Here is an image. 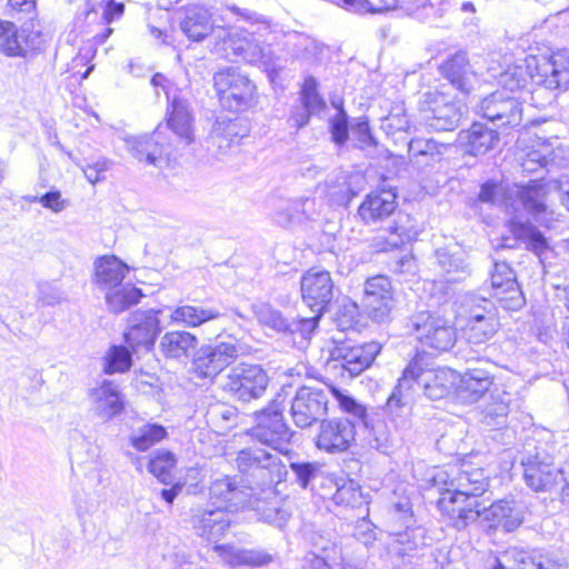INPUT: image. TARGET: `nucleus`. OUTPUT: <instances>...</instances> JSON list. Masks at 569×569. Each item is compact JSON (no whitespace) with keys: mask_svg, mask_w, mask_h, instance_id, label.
Segmentation results:
<instances>
[{"mask_svg":"<svg viewBox=\"0 0 569 569\" xmlns=\"http://www.w3.org/2000/svg\"><path fill=\"white\" fill-rule=\"evenodd\" d=\"M451 388L448 372L425 369L420 359L413 358L402 371L383 408L368 409L355 398L338 395L342 408L370 429L371 445L386 452L411 429L412 407L419 391L430 400H440L449 395Z\"/></svg>","mask_w":569,"mask_h":569,"instance_id":"1","label":"nucleus"},{"mask_svg":"<svg viewBox=\"0 0 569 569\" xmlns=\"http://www.w3.org/2000/svg\"><path fill=\"white\" fill-rule=\"evenodd\" d=\"M433 481L445 486L440 489L437 508L457 530L466 529L479 517L501 526L507 532L515 531L523 522L525 512L515 500H498L489 507L479 500L489 488V477L482 468L462 462L460 467L438 470Z\"/></svg>","mask_w":569,"mask_h":569,"instance_id":"2","label":"nucleus"},{"mask_svg":"<svg viewBox=\"0 0 569 569\" xmlns=\"http://www.w3.org/2000/svg\"><path fill=\"white\" fill-rule=\"evenodd\" d=\"M397 194L392 190L373 191L365 198L358 208V216L365 224L386 221L393 216L388 226L371 240L376 252H387L411 241L417 236L411 217L397 210Z\"/></svg>","mask_w":569,"mask_h":569,"instance_id":"3","label":"nucleus"},{"mask_svg":"<svg viewBox=\"0 0 569 569\" xmlns=\"http://www.w3.org/2000/svg\"><path fill=\"white\" fill-rule=\"evenodd\" d=\"M234 463L242 481L252 491L276 487L286 481L289 473L278 456L256 446L239 450Z\"/></svg>","mask_w":569,"mask_h":569,"instance_id":"4","label":"nucleus"},{"mask_svg":"<svg viewBox=\"0 0 569 569\" xmlns=\"http://www.w3.org/2000/svg\"><path fill=\"white\" fill-rule=\"evenodd\" d=\"M330 391L335 399L338 401L340 409L347 413L349 418H332L321 420L319 431L316 437L317 448L329 453L345 452L355 441L356 427L363 426L367 431V441L369 446L378 450L370 442V429L365 425V422L360 421V419L356 418L353 415L342 408L338 393H341L342 397H352L345 393L337 387H330Z\"/></svg>","mask_w":569,"mask_h":569,"instance_id":"5","label":"nucleus"},{"mask_svg":"<svg viewBox=\"0 0 569 569\" xmlns=\"http://www.w3.org/2000/svg\"><path fill=\"white\" fill-rule=\"evenodd\" d=\"M418 121L429 131H453L463 116L461 103L440 91L423 92L418 100Z\"/></svg>","mask_w":569,"mask_h":569,"instance_id":"6","label":"nucleus"},{"mask_svg":"<svg viewBox=\"0 0 569 569\" xmlns=\"http://www.w3.org/2000/svg\"><path fill=\"white\" fill-rule=\"evenodd\" d=\"M254 425L248 429L247 435L281 453L288 452L293 431L287 425L283 417V407L277 400H272L267 407L253 415Z\"/></svg>","mask_w":569,"mask_h":569,"instance_id":"7","label":"nucleus"},{"mask_svg":"<svg viewBox=\"0 0 569 569\" xmlns=\"http://www.w3.org/2000/svg\"><path fill=\"white\" fill-rule=\"evenodd\" d=\"M213 84L221 107L230 112L246 111L256 103V86L237 68L216 72Z\"/></svg>","mask_w":569,"mask_h":569,"instance_id":"8","label":"nucleus"},{"mask_svg":"<svg viewBox=\"0 0 569 569\" xmlns=\"http://www.w3.org/2000/svg\"><path fill=\"white\" fill-rule=\"evenodd\" d=\"M269 385V376L259 365L239 363L230 369L222 382V390L231 398L250 402L260 399Z\"/></svg>","mask_w":569,"mask_h":569,"instance_id":"9","label":"nucleus"},{"mask_svg":"<svg viewBox=\"0 0 569 569\" xmlns=\"http://www.w3.org/2000/svg\"><path fill=\"white\" fill-rule=\"evenodd\" d=\"M408 328L422 346L437 351L450 350L457 340L456 329L449 321L430 311H421L411 316Z\"/></svg>","mask_w":569,"mask_h":569,"instance_id":"10","label":"nucleus"},{"mask_svg":"<svg viewBox=\"0 0 569 569\" xmlns=\"http://www.w3.org/2000/svg\"><path fill=\"white\" fill-rule=\"evenodd\" d=\"M380 349V345L375 341L363 345L342 341L330 350L327 367L340 370L342 378H353L362 373L373 362Z\"/></svg>","mask_w":569,"mask_h":569,"instance_id":"11","label":"nucleus"},{"mask_svg":"<svg viewBox=\"0 0 569 569\" xmlns=\"http://www.w3.org/2000/svg\"><path fill=\"white\" fill-rule=\"evenodd\" d=\"M330 387L333 386L326 385V388L302 386L297 389L290 406V416L296 427L305 429L323 420L328 413Z\"/></svg>","mask_w":569,"mask_h":569,"instance_id":"12","label":"nucleus"},{"mask_svg":"<svg viewBox=\"0 0 569 569\" xmlns=\"http://www.w3.org/2000/svg\"><path fill=\"white\" fill-rule=\"evenodd\" d=\"M521 465L525 481L535 491H548L559 479H562V475L553 466L551 457L535 443H526Z\"/></svg>","mask_w":569,"mask_h":569,"instance_id":"13","label":"nucleus"},{"mask_svg":"<svg viewBox=\"0 0 569 569\" xmlns=\"http://www.w3.org/2000/svg\"><path fill=\"white\" fill-rule=\"evenodd\" d=\"M523 97L508 91H495L485 97L478 112L498 128H517L522 123Z\"/></svg>","mask_w":569,"mask_h":569,"instance_id":"14","label":"nucleus"},{"mask_svg":"<svg viewBox=\"0 0 569 569\" xmlns=\"http://www.w3.org/2000/svg\"><path fill=\"white\" fill-rule=\"evenodd\" d=\"M239 356V346L229 337L226 341L201 346L193 355L192 369L199 378H214Z\"/></svg>","mask_w":569,"mask_h":569,"instance_id":"15","label":"nucleus"},{"mask_svg":"<svg viewBox=\"0 0 569 569\" xmlns=\"http://www.w3.org/2000/svg\"><path fill=\"white\" fill-rule=\"evenodd\" d=\"M160 310H137L128 318L127 330L123 333L124 341L133 352L139 350L150 351L161 331Z\"/></svg>","mask_w":569,"mask_h":569,"instance_id":"16","label":"nucleus"},{"mask_svg":"<svg viewBox=\"0 0 569 569\" xmlns=\"http://www.w3.org/2000/svg\"><path fill=\"white\" fill-rule=\"evenodd\" d=\"M303 302L312 312L323 313L335 297V284L330 272L311 268L300 280Z\"/></svg>","mask_w":569,"mask_h":569,"instance_id":"17","label":"nucleus"},{"mask_svg":"<svg viewBox=\"0 0 569 569\" xmlns=\"http://www.w3.org/2000/svg\"><path fill=\"white\" fill-rule=\"evenodd\" d=\"M252 491L247 508L256 512L259 520L278 529H283L291 518L287 502L276 492L274 487H264Z\"/></svg>","mask_w":569,"mask_h":569,"instance_id":"18","label":"nucleus"},{"mask_svg":"<svg viewBox=\"0 0 569 569\" xmlns=\"http://www.w3.org/2000/svg\"><path fill=\"white\" fill-rule=\"evenodd\" d=\"M493 566L498 569H566L565 563L550 553L518 547H511L500 557H493Z\"/></svg>","mask_w":569,"mask_h":569,"instance_id":"19","label":"nucleus"},{"mask_svg":"<svg viewBox=\"0 0 569 569\" xmlns=\"http://www.w3.org/2000/svg\"><path fill=\"white\" fill-rule=\"evenodd\" d=\"M491 287L500 308L517 311L525 306L526 300L517 282L516 273L507 262H495L491 272Z\"/></svg>","mask_w":569,"mask_h":569,"instance_id":"20","label":"nucleus"},{"mask_svg":"<svg viewBox=\"0 0 569 569\" xmlns=\"http://www.w3.org/2000/svg\"><path fill=\"white\" fill-rule=\"evenodd\" d=\"M251 496L252 490L231 476L217 478L209 486V503L227 512L246 508Z\"/></svg>","mask_w":569,"mask_h":569,"instance_id":"21","label":"nucleus"},{"mask_svg":"<svg viewBox=\"0 0 569 569\" xmlns=\"http://www.w3.org/2000/svg\"><path fill=\"white\" fill-rule=\"evenodd\" d=\"M362 303L372 320L385 322L393 308L392 287L388 277L376 276L365 283Z\"/></svg>","mask_w":569,"mask_h":569,"instance_id":"22","label":"nucleus"},{"mask_svg":"<svg viewBox=\"0 0 569 569\" xmlns=\"http://www.w3.org/2000/svg\"><path fill=\"white\" fill-rule=\"evenodd\" d=\"M497 389L495 376L488 368L472 367L460 375L456 392L460 401L471 405Z\"/></svg>","mask_w":569,"mask_h":569,"instance_id":"23","label":"nucleus"},{"mask_svg":"<svg viewBox=\"0 0 569 569\" xmlns=\"http://www.w3.org/2000/svg\"><path fill=\"white\" fill-rule=\"evenodd\" d=\"M191 526L196 533L207 540L221 537L230 525L227 511L208 503L191 510Z\"/></svg>","mask_w":569,"mask_h":569,"instance_id":"24","label":"nucleus"},{"mask_svg":"<svg viewBox=\"0 0 569 569\" xmlns=\"http://www.w3.org/2000/svg\"><path fill=\"white\" fill-rule=\"evenodd\" d=\"M91 410L100 419L108 421L123 410V401L118 385L104 379L89 391Z\"/></svg>","mask_w":569,"mask_h":569,"instance_id":"25","label":"nucleus"},{"mask_svg":"<svg viewBox=\"0 0 569 569\" xmlns=\"http://www.w3.org/2000/svg\"><path fill=\"white\" fill-rule=\"evenodd\" d=\"M440 276L448 283L466 280L471 274L467 254L460 247L440 248L436 252Z\"/></svg>","mask_w":569,"mask_h":569,"instance_id":"26","label":"nucleus"},{"mask_svg":"<svg viewBox=\"0 0 569 569\" xmlns=\"http://www.w3.org/2000/svg\"><path fill=\"white\" fill-rule=\"evenodd\" d=\"M92 283L102 292L123 283L129 267L116 256H102L96 259Z\"/></svg>","mask_w":569,"mask_h":569,"instance_id":"27","label":"nucleus"},{"mask_svg":"<svg viewBox=\"0 0 569 569\" xmlns=\"http://www.w3.org/2000/svg\"><path fill=\"white\" fill-rule=\"evenodd\" d=\"M342 560L341 548L330 539L317 535L311 540V550L305 557L308 569H333Z\"/></svg>","mask_w":569,"mask_h":569,"instance_id":"28","label":"nucleus"},{"mask_svg":"<svg viewBox=\"0 0 569 569\" xmlns=\"http://www.w3.org/2000/svg\"><path fill=\"white\" fill-rule=\"evenodd\" d=\"M498 141V132L480 122H473L468 130H461L458 134L460 146L472 156L485 154L493 149Z\"/></svg>","mask_w":569,"mask_h":569,"instance_id":"29","label":"nucleus"},{"mask_svg":"<svg viewBox=\"0 0 569 569\" xmlns=\"http://www.w3.org/2000/svg\"><path fill=\"white\" fill-rule=\"evenodd\" d=\"M456 305L458 315L465 322L480 321L488 316L499 317L496 303L477 292L468 291L460 295Z\"/></svg>","mask_w":569,"mask_h":569,"instance_id":"30","label":"nucleus"},{"mask_svg":"<svg viewBox=\"0 0 569 569\" xmlns=\"http://www.w3.org/2000/svg\"><path fill=\"white\" fill-rule=\"evenodd\" d=\"M214 550L231 568L240 566L261 567L272 562L273 557L262 549H243L231 545H218Z\"/></svg>","mask_w":569,"mask_h":569,"instance_id":"31","label":"nucleus"},{"mask_svg":"<svg viewBox=\"0 0 569 569\" xmlns=\"http://www.w3.org/2000/svg\"><path fill=\"white\" fill-rule=\"evenodd\" d=\"M439 69L441 74L461 92H469L472 89L475 73L470 69L466 52L459 51L450 56Z\"/></svg>","mask_w":569,"mask_h":569,"instance_id":"32","label":"nucleus"},{"mask_svg":"<svg viewBox=\"0 0 569 569\" xmlns=\"http://www.w3.org/2000/svg\"><path fill=\"white\" fill-rule=\"evenodd\" d=\"M230 10L251 22V30H248V33L251 37H257L253 39L256 44L252 50L251 60L262 59L264 57V46L271 44L269 40V34L272 31L270 20L262 14L249 9H241L237 6H231Z\"/></svg>","mask_w":569,"mask_h":569,"instance_id":"33","label":"nucleus"},{"mask_svg":"<svg viewBox=\"0 0 569 569\" xmlns=\"http://www.w3.org/2000/svg\"><path fill=\"white\" fill-rule=\"evenodd\" d=\"M159 131L152 134L127 137L124 139L128 151L140 162L158 166L163 154V146L158 141Z\"/></svg>","mask_w":569,"mask_h":569,"instance_id":"34","label":"nucleus"},{"mask_svg":"<svg viewBox=\"0 0 569 569\" xmlns=\"http://www.w3.org/2000/svg\"><path fill=\"white\" fill-rule=\"evenodd\" d=\"M510 230L513 234V243H509V239H503L502 247L512 248L516 242L521 241L528 250L532 251L540 259L549 251L550 248L547 239L533 224L512 221Z\"/></svg>","mask_w":569,"mask_h":569,"instance_id":"35","label":"nucleus"},{"mask_svg":"<svg viewBox=\"0 0 569 569\" xmlns=\"http://www.w3.org/2000/svg\"><path fill=\"white\" fill-rule=\"evenodd\" d=\"M168 126L187 144L193 141L192 116L187 100L173 96L168 108Z\"/></svg>","mask_w":569,"mask_h":569,"instance_id":"36","label":"nucleus"},{"mask_svg":"<svg viewBox=\"0 0 569 569\" xmlns=\"http://www.w3.org/2000/svg\"><path fill=\"white\" fill-rule=\"evenodd\" d=\"M427 546L426 531L423 528H408L395 535L389 545L390 552L405 560L413 558Z\"/></svg>","mask_w":569,"mask_h":569,"instance_id":"37","label":"nucleus"},{"mask_svg":"<svg viewBox=\"0 0 569 569\" xmlns=\"http://www.w3.org/2000/svg\"><path fill=\"white\" fill-rule=\"evenodd\" d=\"M198 338L196 335L184 331L174 330L166 332L160 340V350L166 358L186 359L190 351L196 349Z\"/></svg>","mask_w":569,"mask_h":569,"instance_id":"38","label":"nucleus"},{"mask_svg":"<svg viewBox=\"0 0 569 569\" xmlns=\"http://www.w3.org/2000/svg\"><path fill=\"white\" fill-rule=\"evenodd\" d=\"M222 313L217 308H204L192 305H180L171 309L170 320L189 328H197L201 325L219 319Z\"/></svg>","mask_w":569,"mask_h":569,"instance_id":"39","label":"nucleus"},{"mask_svg":"<svg viewBox=\"0 0 569 569\" xmlns=\"http://www.w3.org/2000/svg\"><path fill=\"white\" fill-rule=\"evenodd\" d=\"M181 31L192 41H201L212 30L211 17L207 9L194 6L184 11L180 22Z\"/></svg>","mask_w":569,"mask_h":569,"instance_id":"40","label":"nucleus"},{"mask_svg":"<svg viewBox=\"0 0 569 569\" xmlns=\"http://www.w3.org/2000/svg\"><path fill=\"white\" fill-rule=\"evenodd\" d=\"M546 196L547 184L543 178L530 180L518 190V198L523 209L533 217L546 211Z\"/></svg>","mask_w":569,"mask_h":569,"instance_id":"41","label":"nucleus"},{"mask_svg":"<svg viewBox=\"0 0 569 569\" xmlns=\"http://www.w3.org/2000/svg\"><path fill=\"white\" fill-rule=\"evenodd\" d=\"M143 297L141 289L132 283H121L104 292V300L110 312L119 315L140 302Z\"/></svg>","mask_w":569,"mask_h":569,"instance_id":"42","label":"nucleus"},{"mask_svg":"<svg viewBox=\"0 0 569 569\" xmlns=\"http://www.w3.org/2000/svg\"><path fill=\"white\" fill-rule=\"evenodd\" d=\"M512 396L503 389H497L490 395V400L481 411V421L487 426H502L509 413Z\"/></svg>","mask_w":569,"mask_h":569,"instance_id":"43","label":"nucleus"},{"mask_svg":"<svg viewBox=\"0 0 569 569\" xmlns=\"http://www.w3.org/2000/svg\"><path fill=\"white\" fill-rule=\"evenodd\" d=\"M446 149L447 144L433 139L415 138L408 143L409 159L417 164L439 162Z\"/></svg>","mask_w":569,"mask_h":569,"instance_id":"44","label":"nucleus"},{"mask_svg":"<svg viewBox=\"0 0 569 569\" xmlns=\"http://www.w3.org/2000/svg\"><path fill=\"white\" fill-rule=\"evenodd\" d=\"M500 318H487L480 321L465 322L462 332L470 346H482L489 342L500 330Z\"/></svg>","mask_w":569,"mask_h":569,"instance_id":"45","label":"nucleus"},{"mask_svg":"<svg viewBox=\"0 0 569 569\" xmlns=\"http://www.w3.org/2000/svg\"><path fill=\"white\" fill-rule=\"evenodd\" d=\"M337 482L332 500L338 506L368 511V496L363 495L359 483L352 479H341Z\"/></svg>","mask_w":569,"mask_h":569,"instance_id":"46","label":"nucleus"},{"mask_svg":"<svg viewBox=\"0 0 569 569\" xmlns=\"http://www.w3.org/2000/svg\"><path fill=\"white\" fill-rule=\"evenodd\" d=\"M540 82L548 89H567L569 84V68L563 64H558V61L552 57L551 59L543 60L542 63L537 66Z\"/></svg>","mask_w":569,"mask_h":569,"instance_id":"47","label":"nucleus"},{"mask_svg":"<svg viewBox=\"0 0 569 569\" xmlns=\"http://www.w3.org/2000/svg\"><path fill=\"white\" fill-rule=\"evenodd\" d=\"M251 311L257 321L277 332H287L289 328V318L282 312L273 308L270 303L257 301L251 305Z\"/></svg>","mask_w":569,"mask_h":569,"instance_id":"48","label":"nucleus"},{"mask_svg":"<svg viewBox=\"0 0 569 569\" xmlns=\"http://www.w3.org/2000/svg\"><path fill=\"white\" fill-rule=\"evenodd\" d=\"M132 349L121 345H112L103 357L106 375L123 373L132 367Z\"/></svg>","mask_w":569,"mask_h":569,"instance_id":"49","label":"nucleus"},{"mask_svg":"<svg viewBox=\"0 0 569 569\" xmlns=\"http://www.w3.org/2000/svg\"><path fill=\"white\" fill-rule=\"evenodd\" d=\"M168 436L166 428L159 423H147L130 437V443L138 451H146Z\"/></svg>","mask_w":569,"mask_h":569,"instance_id":"50","label":"nucleus"},{"mask_svg":"<svg viewBox=\"0 0 569 569\" xmlns=\"http://www.w3.org/2000/svg\"><path fill=\"white\" fill-rule=\"evenodd\" d=\"M36 299L44 307H54L67 301V293L57 280H40L37 282Z\"/></svg>","mask_w":569,"mask_h":569,"instance_id":"51","label":"nucleus"},{"mask_svg":"<svg viewBox=\"0 0 569 569\" xmlns=\"http://www.w3.org/2000/svg\"><path fill=\"white\" fill-rule=\"evenodd\" d=\"M500 83L502 88L498 91H508L512 96H521L523 97V102L531 93V91L527 89V77L521 67L509 69L502 73L500 77Z\"/></svg>","mask_w":569,"mask_h":569,"instance_id":"52","label":"nucleus"},{"mask_svg":"<svg viewBox=\"0 0 569 569\" xmlns=\"http://www.w3.org/2000/svg\"><path fill=\"white\" fill-rule=\"evenodd\" d=\"M176 465V459L170 451H159L150 459L148 469L157 477L162 483L169 485L171 482L170 472Z\"/></svg>","mask_w":569,"mask_h":569,"instance_id":"53","label":"nucleus"},{"mask_svg":"<svg viewBox=\"0 0 569 569\" xmlns=\"http://www.w3.org/2000/svg\"><path fill=\"white\" fill-rule=\"evenodd\" d=\"M289 468L293 477V482L303 489H307L320 472V465L318 462L305 460L290 461Z\"/></svg>","mask_w":569,"mask_h":569,"instance_id":"54","label":"nucleus"},{"mask_svg":"<svg viewBox=\"0 0 569 569\" xmlns=\"http://www.w3.org/2000/svg\"><path fill=\"white\" fill-rule=\"evenodd\" d=\"M24 29L18 30L14 26L1 42V52L8 57H26L27 37L24 36Z\"/></svg>","mask_w":569,"mask_h":569,"instance_id":"55","label":"nucleus"},{"mask_svg":"<svg viewBox=\"0 0 569 569\" xmlns=\"http://www.w3.org/2000/svg\"><path fill=\"white\" fill-rule=\"evenodd\" d=\"M329 132L336 146H343L349 139V117L343 108L329 119Z\"/></svg>","mask_w":569,"mask_h":569,"instance_id":"56","label":"nucleus"},{"mask_svg":"<svg viewBox=\"0 0 569 569\" xmlns=\"http://www.w3.org/2000/svg\"><path fill=\"white\" fill-rule=\"evenodd\" d=\"M350 129L356 136L357 148L368 152H370L371 149L377 148L378 142L371 133L369 121L366 117L357 118L356 121L351 124Z\"/></svg>","mask_w":569,"mask_h":569,"instance_id":"57","label":"nucleus"},{"mask_svg":"<svg viewBox=\"0 0 569 569\" xmlns=\"http://www.w3.org/2000/svg\"><path fill=\"white\" fill-rule=\"evenodd\" d=\"M80 169L82 170L86 179L91 183L96 184L97 182L104 179V172L110 167V161L107 159L98 160L92 164H81L76 162Z\"/></svg>","mask_w":569,"mask_h":569,"instance_id":"58","label":"nucleus"},{"mask_svg":"<svg viewBox=\"0 0 569 569\" xmlns=\"http://www.w3.org/2000/svg\"><path fill=\"white\" fill-rule=\"evenodd\" d=\"M315 316L301 319H289V328L287 332H300L302 336L310 335L318 327V322L323 313L313 312Z\"/></svg>","mask_w":569,"mask_h":569,"instance_id":"59","label":"nucleus"},{"mask_svg":"<svg viewBox=\"0 0 569 569\" xmlns=\"http://www.w3.org/2000/svg\"><path fill=\"white\" fill-rule=\"evenodd\" d=\"M548 164V158L539 150H530L522 159L521 168L525 172H537Z\"/></svg>","mask_w":569,"mask_h":569,"instance_id":"60","label":"nucleus"},{"mask_svg":"<svg viewBox=\"0 0 569 569\" xmlns=\"http://www.w3.org/2000/svg\"><path fill=\"white\" fill-rule=\"evenodd\" d=\"M39 203L56 213L63 211L69 204L68 200L62 199L61 192L59 190H50L40 196Z\"/></svg>","mask_w":569,"mask_h":569,"instance_id":"61","label":"nucleus"},{"mask_svg":"<svg viewBox=\"0 0 569 569\" xmlns=\"http://www.w3.org/2000/svg\"><path fill=\"white\" fill-rule=\"evenodd\" d=\"M390 270L397 274H413L417 270L416 260L411 253H406L390 263Z\"/></svg>","mask_w":569,"mask_h":569,"instance_id":"62","label":"nucleus"},{"mask_svg":"<svg viewBox=\"0 0 569 569\" xmlns=\"http://www.w3.org/2000/svg\"><path fill=\"white\" fill-rule=\"evenodd\" d=\"M347 10L357 13H378L383 9H379V3L373 4L370 0H341Z\"/></svg>","mask_w":569,"mask_h":569,"instance_id":"63","label":"nucleus"},{"mask_svg":"<svg viewBox=\"0 0 569 569\" xmlns=\"http://www.w3.org/2000/svg\"><path fill=\"white\" fill-rule=\"evenodd\" d=\"M429 0H379V9L387 11L401 7L407 10H413L415 8L426 6Z\"/></svg>","mask_w":569,"mask_h":569,"instance_id":"64","label":"nucleus"}]
</instances>
